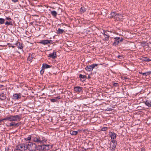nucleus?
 <instances>
[{
	"label": "nucleus",
	"mask_w": 151,
	"mask_h": 151,
	"mask_svg": "<svg viewBox=\"0 0 151 151\" xmlns=\"http://www.w3.org/2000/svg\"><path fill=\"white\" fill-rule=\"evenodd\" d=\"M150 43L151 44V43Z\"/></svg>",
	"instance_id": "45"
},
{
	"label": "nucleus",
	"mask_w": 151,
	"mask_h": 151,
	"mask_svg": "<svg viewBox=\"0 0 151 151\" xmlns=\"http://www.w3.org/2000/svg\"><path fill=\"white\" fill-rule=\"evenodd\" d=\"M32 59H33V57H31L30 55H29L28 58L27 60H28V61H30V62H31Z\"/></svg>",
	"instance_id": "27"
},
{
	"label": "nucleus",
	"mask_w": 151,
	"mask_h": 151,
	"mask_svg": "<svg viewBox=\"0 0 151 151\" xmlns=\"http://www.w3.org/2000/svg\"><path fill=\"white\" fill-rule=\"evenodd\" d=\"M51 67V66L49 65L46 64H42V68H44V69L45 68H50Z\"/></svg>",
	"instance_id": "16"
},
{
	"label": "nucleus",
	"mask_w": 151,
	"mask_h": 151,
	"mask_svg": "<svg viewBox=\"0 0 151 151\" xmlns=\"http://www.w3.org/2000/svg\"><path fill=\"white\" fill-rule=\"evenodd\" d=\"M9 121H19L21 119L20 117L18 115H11L9 116Z\"/></svg>",
	"instance_id": "2"
},
{
	"label": "nucleus",
	"mask_w": 151,
	"mask_h": 151,
	"mask_svg": "<svg viewBox=\"0 0 151 151\" xmlns=\"http://www.w3.org/2000/svg\"><path fill=\"white\" fill-rule=\"evenodd\" d=\"M116 145V141L114 140H112L110 144V150L111 151H114L115 150Z\"/></svg>",
	"instance_id": "3"
},
{
	"label": "nucleus",
	"mask_w": 151,
	"mask_h": 151,
	"mask_svg": "<svg viewBox=\"0 0 151 151\" xmlns=\"http://www.w3.org/2000/svg\"><path fill=\"white\" fill-rule=\"evenodd\" d=\"M51 40H44L41 41L40 43L44 45H46L50 42Z\"/></svg>",
	"instance_id": "13"
},
{
	"label": "nucleus",
	"mask_w": 151,
	"mask_h": 151,
	"mask_svg": "<svg viewBox=\"0 0 151 151\" xmlns=\"http://www.w3.org/2000/svg\"><path fill=\"white\" fill-rule=\"evenodd\" d=\"M26 150H28L29 151H33L36 150L37 145L33 142H29L28 144L26 145Z\"/></svg>",
	"instance_id": "1"
},
{
	"label": "nucleus",
	"mask_w": 151,
	"mask_h": 151,
	"mask_svg": "<svg viewBox=\"0 0 151 151\" xmlns=\"http://www.w3.org/2000/svg\"><path fill=\"white\" fill-rule=\"evenodd\" d=\"M9 124L10 126H18L19 125L18 123H15V122H12L10 123Z\"/></svg>",
	"instance_id": "22"
},
{
	"label": "nucleus",
	"mask_w": 151,
	"mask_h": 151,
	"mask_svg": "<svg viewBox=\"0 0 151 151\" xmlns=\"http://www.w3.org/2000/svg\"><path fill=\"white\" fill-rule=\"evenodd\" d=\"M116 18L117 20H121V19H122L123 16L121 14H116Z\"/></svg>",
	"instance_id": "14"
},
{
	"label": "nucleus",
	"mask_w": 151,
	"mask_h": 151,
	"mask_svg": "<svg viewBox=\"0 0 151 151\" xmlns=\"http://www.w3.org/2000/svg\"><path fill=\"white\" fill-rule=\"evenodd\" d=\"M6 19L9 21H11V19L9 17H6Z\"/></svg>",
	"instance_id": "34"
},
{
	"label": "nucleus",
	"mask_w": 151,
	"mask_h": 151,
	"mask_svg": "<svg viewBox=\"0 0 151 151\" xmlns=\"http://www.w3.org/2000/svg\"><path fill=\"white\" fill-rule=\"evenodd\" d=\"M86 10V9L83 6L81 7L80 10V11L81 13H83Z\"/></svg>",
	"instance_id": "21"
},
{
	"label": "nucleus",
	"mask_w": 151,
	"mask_h": 151,
	"mask_svg": "<svg viewBox=\"0 0 151 151\" xmlns=\"http://www.w3.org/2000/svg\"><path fill=\"white\" fill-rule=\"evenodd\" d=\"M109 135L112 139H114L116 137V134L114 133L110 132H109Z\"/></svg>",
	"instance_id": "10"
},
{
	"label": "nucleus",
	"mask_w": 151,
	"mask_h": 151,
	"mask_svg": "<svg viewBox=\"0 0 151 151\" xmlns=\"http://www.w3.org/2000/svg\"><path fill=\"white\" fill-rule=\"evenodd\" d=\"M118 58H120L121 59L122 58V56H118Z\"/></svg>",
	"instance_id": "39"
},
{
	"label": "nucleus",
	"mask_w": 151,
	"mask_h": 151,
	"mask_svg": "<svg viewBox=\"0 0 151 151\" xmlns=\"http://www.w3.org/2000/svg\"><path fill=\"white\" fill-rule=\"evenodd\" d=\"M139 73L140 74H142L143 75H145L146 76L149 74L150 73H149V72L144 73H142L141 72V73Z\"/></svg>",
	"instance_id": "28"
},
{
	"label": "nucleus",
	"mask_w": 151,
	"mask_h": 151,
	"mask_svg": "<svg viewBox=\"0 0 151 151\" xmlns=\"http://www.w3.org/2000/svg\"><path fill=\"white\" fill-rule=\"evenodd\" d=\"M3 120H9V117L8 116L6 117L5 118L3 119H2Z\"/></svg>",
	"instance_id": "31"
},
{
	"label": "nucleus",
	"mask_w": 151,
	"mask_h": 151,
	"mask_svg": "<svg viewBox=\"0 0 151 151\" xmlns=\"http://www.w3.org/2000/svg\"><path fill=\"white\" fill-rule=\"evenodd\" d=\"M21 95L20 93H15L13 96V99H18L21 98Z\"/></svg>",
	"instance_id": "8"
},
{
	"label": "nucleus",
	"mask_w": 151,
	"mask_h": 151,
	"mask_svg": "<svg viewBox=\"0 0 151 151\" xmlns=\"http://www.w3.org/2000/svg\"><path fill=\"white\" fill-rule=\"evenodd\" d=\"M114 42L112 45L114 46H116L118 45L120 42H122L123 39L122 37H116L114 38Z\"/></svg>",
	"instance_id": "5"
},
{
	"label": "nucleus",
	"mask_w": 151,
	"mask_h": 151,
	"mask_svg": "<svg viewBox=\"0 0 151 151\" xmlns=\"http://www.w3.org/2000/svg\"><path fill=\"white\" fill-rule=\"evenodd\" d=\"M32 138L33 139V141L34 142L40 143V137H33Z\"/></svg>",
	"instance_id": "9"
},
{
	"label": "nucleus",
	"mask_w": 151,
	"mask_h": 151,
	"mask_svg": "<svg viewBox=\"0 0 151 151\" xmlns=\"http://www.w3.org/2000/svg\"><path fill=\"white\" fill-rule=\"evenodd\" d=\"M47 141V139L45 137H42L41 138H40V143H44Z\"/></svg>",
	"instance_id": "15"
},
{
	"label": "nucleus",
	"mask_w": 151,
	"mask_h": 151,
	"mask_svg": "<svg viewBox=\"0 0 151 151\" xmlns=\"http://www.w3.org/2000/svg\"><path fill=\"white\" fill-rule=\"evenodd\" d=\"M50 101L51 102H54L56 101V100L55 98L54 99H51L50 100Z\"/></svg>",
	"instance_id": "33"
},
{
	"label": "nucleus",
	"mask_w": 151,
	"mask_h": 151,
	"mask_svg": "<svg viewBox=\"0 0 151 151\" xmlns=\"http://www.w3.org/2000/svg\"><path fill=\"white\" fill-rule=\"evenodd\" d=\"M145 148L144 147H142L141 148V151H145Z\"/></svg>",
	"instance_id": "36"
},
{
	"label": "nucleus",
	"mask_w": 151,
	"mask_h": 151,
	"mask_svg": "<svg viewBox=\"0 0 151 151\" xmlns=\"http://www.w3.org/2000/svg\"><path fill=\"white\" fill-rule=\"evenodd\" d=\"M2 96H4V94H3V96L2 95Z\"/></svg>",
	"instance_id": "44"
},
{
	"label": "nucleus",
	"mask_w": 151,
	"mask_h": 151,
	"mask_svg": "<svg viewBox=\"0 0 151 151\" xmlns=\"http://www.w3.org/2000/svg\"><path fill=\"white\" fill-rule=\"evenodd\" d=\"M5 21V19H4L0 18V24H2L4 23Z\"/></svg>",
	"instance_id": "26"
},
{
	"label": "nucleus",
	"mask_w": 151,
	"mask_h": 151,
	"mask_svg": "<svg viewBox=\"0 0 151 151\" xmlns=\"http://www.w3.org/2000/svg\"><path fill=\"white\" fill-rule=\"evenodd\" d=\"M55 99H56V100H58V99H60V96H57V97H55Z\"/></svg>",
	"instance_id": "35"
},
{
	"label": "nucleus",
	"mask_w": 151,
	"mask_h": 151,
	"mask_svg": "<svg viewBox=\"0 0 151 151\" xmlns=\"http://www.w3.org/2000/svg\"><path fill=\"white\" fill-rule=\"evenodd\" d=\"M51 14L52 15L54 16V17H56L57 14V12L55 11H51Z\"/></svg>",
	"instance_id": "23"
},
{
	"label": "nucleus",
	"mask_w": 151,
	"mask_h": 151,
	"mask_svg": "<svg viewBox=\"0 0 151 151\" xmlns=\"http://www.w3.org/2000/svg\"><path fill=\"white\" fill-rule=\"evenodd\" d=\"M82 88L79 86H77L74 88V90L76 92H79L82 91Z\"/></svg>",
	"instance_id": "11"
},
{
	"label": "nucleus",
	"mask_w": 151,
	"mask_h": 151,
	"mask_svg": "<svg viewBox=\"0 0 151 151\" xmlns=\"http://www.w3.org/2000/svg\"><path fill=\"white\" fill-rule=\"evenodd\" d=\"M64 32V30L59 28L57 30V33L58 34H61L63 33Z\"/></svg>",
	"instance_id": "19"
},
{
	"label": "nucleus",
	"mask_w": 151,
	"mask_h": 151,
	"mask_svg": "<svg viewBox=\"0 0 151 151\" xmlns=\"http://www.w3.org/2000/svg\"><path fill=\"white\" fill-rule=\"evenodd\" d=\"M79 77L80 78H82L84 79V78L86 77V76H84V75H82L81 74H80L79 75Z\"/></svg>",
	"instance_id": "29"
},
{
	"label": "nucleus",
	"mask_w": 151,
	"mask_h": 151,
	"mask_svg": "<svg viewBox=\"0 0 151 151\" xmlns=\"http://www.w3.org/2000/svg\"><path fill=\"white\" fill-rule=\"evenodd\" d=\"M44 68H42V70L40 71V73L41 74H43L44 72Z\"/></svg>",
	"instance_id": "32"
},
{
	"label": "nucleus",
	"mask_w": 151,
	"mask_h": 151,
	"mask_svg": "<svg viewBox=\"0 0 151 151\" xmlns=\"http://www.w3.org/2000/svg\"><path fill=\"white\" fill-rule=\"evenodd\" d=\"M103 37H102L103 40L105 41H107L109 40V36L107 34L106 32H105L104 33H103Z\"/></svg>",
	"instance_id": "7"
},
{
	"label": "nucleus",
	"mask_w": 151,
	"mask_h": 151,
	"mask_svg": "<svg viewBox=\"0 0 151 151\" xmlns=\"http://www.w3.org/2000/svg\"><path fill=\"white\" fill-rule=\"evenodd\" d=\"M78 133V132L76 131H73L72 132H70V134L72 135H76Z\"/></svg>",
	"instance_id": "25"
},
{
	"label": "nucleus",
	"mask_w": 151,
	"mask_h": 151,
	"mask_svg": "<svg viewBox=\"0 0 151 151\" xmlns=\"http://www.w3.org/2000/svg\"><path fill=\"white\" fill-rule=\"evenodd\" d=\"M56 52H53L52 53H50L48 55V57H50L52 58L53 59H54L56 58Z\"/></svg>",
	"instance_id": "12"
},
{
	"label": "nucleus",
	"mask_w": 151,
	"mask_h": 151,
	"mask_svg": "<svg viewBox=\"0 0 151 151\" xmlns=\"http://www.w3.org/2000/svg\"><path fill=\"white\" fill-rule=\"evenodd\" d=\"M98 64H93L91 65L87 66L85 68V69L87 71H91L96 66H97Z\"/></svg>",
	"instance_id": "6"
},
{
	"label": "nucleus",
	"mask_w": 151,
	"mask_h": 151,
	"mask_svg": "<svg viewBox=\"0 0 151 151\" xmlns=\"http://www.w3.org/2000/svg\"><path fill=\"white\" fill-rule=\"evenodd\" d=\"M29 55H31V57H33V58L34 57V55H30V54Z\"/></svg>",
	"instance_id": "40"
},
{
	"label": "nucleus",
	"mask_w": 151,
	"mask_h": 151,
	"mask_svg": "<svg viewBox=\"0 0 151 151\" xmlns=\"http://www.w3.org/2000/svg\"><path fill=\"white\" fill-rule=\"evenodd\" d=\"M16 150L21 151H25L26 150V146L24 144H21L16 147Z\"/></svg>",
	"instance_id": "4"
},
{
	"label": "nucleus",
	"mask_w": 151,
	"mask_h": 151,
	"mask_svg": "<svg viewBox=\"0 0 151 151\" xmlns=\"http://www.w3.org/2000/svg\"><path fill=\"white\" fill-rule=\"evenodd\" d=\"M146 60L147 61H151V60H150L149 59H147Z\"/></svg>",
	"instance_id": "37"
},
{
	"label": "nucleus",
	"mask_w": 151,
	"mask_h": 151,
	"mask_svg": "<svg viewBox=\"0 0 151 151\" xmlns=\"http://www.w3.org/2000/svg\"><path fill=\"white\" fill-rule=\"evenodd\" d=\"M116 14H115V13L114 12H111L109 14V17L110 18H112L113 17H114L115 18H116Z\"/></svg>",
	"instance_id": "18"
},
{
	"label": "nucleus",
	"mask_w": 151,
	"mask_h": 151,
	"mask_svg": "<svg viewBox=\"0 0 151 151\" xmlns=\"http://www.w3.org/2000/svg\"><path fill=\"white\" fill-rule=\"evenodd\" d=\"M12 1L14 2H16L17 1H18V0H12Z\"/></svg>",
	"instance_id": "38"
},
{
	"label": "nucleus",
	"mask_w": 151,
	"mask_h": 151,
	"mask_svg": "<svg viewBox=\"0 0 151 151\" xmlns=\"http://www.w3.org/2000/svg\"><path fill=\"white\" fill-rule=\"evenodd\" d=\"M5 24L6 25H12V21L6 22L5 23Z\"/></svg>",
	"instance_id": "24"
},
{
	"label": "nucleus",
	"mask_w": 151,
	"mask_h": 151,
	"mask_svg": "<svg viewBox=\"0 0 151 151\" xmlns=\"http://www.w3.org/2000/svg\"><path fill=\"white\" fill-rule=\"evenodd\" d=\"M47 146L48 147L49 146V145H42V146Z\"/></svg>",
	"instance_id": "41"
},
{
	"label": "nucleus",
	"mask_w": 151,
	"mask_h": 151,
	"mask_svg": "<svg viewBox=\"0 0 151 151\" xmlns=\"http://www.w3.org/2000/svg\"><path fill=\"white\" fill-rule=\"evenodd\" d=\"M42 145H40V146H39V147H41V148H42Z\"/></svg>",
	"instance_id": "43"
},
{
	"label": "nucleus",
	"mask_w": 151,
	"mask_h": 151,
	"mask_svg": "<svg viewBox=\"0 0 151 151\" xmlns=\"http://www.w3.org/2000/svg\"><path fill=\"white\" fill-rule=\"evenodd\" d=\"M145 104L149 107L151 106V101H146L145 102Z\"/></svg>",
	"instance_id": "17"
},
{
	"label": "nucleus",
	"mask_w": 151,
	"mask_h": 151,
	"mask_svg": "<svg viewBox=\"0 0 151 151\" xmlns=\"http://www.w3.org/2000/svg\"><path fill=\"white\" fill-rule=\"evenodd\" d=\"M19 48L21 49H22V46H21V47H19Z\"/></svg>",
	"instance_id": "42"
},
{
	"label": "nucleus",
	"mask_w": 151,
	"mask_h": 151,
	"mask_svg": "<svg viewBox=\"0 0 151 151\" xmlns=\"http://www.w3.org/2000/svg\"><path fill=\"white\" fill-rule=\"evenodd\" d=\"M107 129V128L106 127H103L102 128L101 130L103 131H105Z\"/></svg>",
	"instance_id": "30"
},
{
	"label": "nucleus",
	"mask_w": 151,
	"mask_h": 151,
	"mask_svg": "<svg viewBox=\"0 0 151 151\" xmlns=\"http://www.w3.org/2000/svg\"><path fill=\"white\" fill-rule=\"evenodd\" d=\"M32 137L31 135H29L27 137H26L24 138V140L26 141H29L31 139Z\"/></svg>",
	"instance_id": "20"
}]
</instances>
